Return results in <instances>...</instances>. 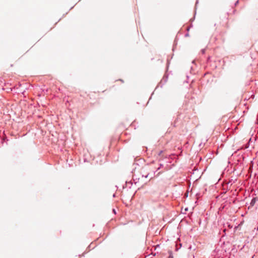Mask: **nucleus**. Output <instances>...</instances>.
Listing matches in <instances>:
<instances>
[{
    "label": "nucleus",
    "mask_w": 258,
    "mask_h": 258,
    "mask_svg": "<svg viewBox=\"0 0 258 258\" xmlns=\"http://www.w3.org/2000/svg\"><path fill=\"white\" fill-rule=\"evenodd\" d=\"M163 166V165L162 164H160V166L159 167L157 168V170H159L162 166Z\"/></svg>",
    "instance_id": "f257e3e1"
},
{
    "label": "nucleus",
    "mask_w": 258,
    "mask_h": 258,
    "mask_svg": "<svg viewBox=\"0 0 258 258\" xmlns=\"http://www.w3.org/2000/svg\"><path fill=\"white\" fill-rule=\"evenodd\" d=\"M254 202H255V201H254V199H252V200H251V203H250V204H251V205H253L254 204Z\"/></svg>",
    "instance_id": "f03ea898"
},
{
    "label": "nucleus",
    "mask_w": 258,
    "mask_h": 258,
    "mask_svg": "<svg viewBox=\"0 0 258 258\" xmlns=\"http://www.w3.org/2000/svg\"><path fill=\"white\" fill-rule=\"evenodd\" d=\"M205 49H202V52L203 54L205 53Z\"/></svg>",
    "instance_id": "7ed1b4c3"
},
{
    "label": "nucleus",
    "mask_w": 258,
    "mask_h": 258,
    "mask_svg": "<svg viewBox=\"0 0 258 258\" xmlns=\"http://www.w3.org/2000/svg\"><path fill=\"white\" fill-rule=\"evenodd\" d=\"M238 3V0H237V1L235 2V6H236V5H237V4Z\"/></svg>",
    "instance_id": "20e7f679"
},
{
    "label": "nucleus",
    "mask_w": 258,
    "mask_h": 258,
    "mask_svg": "<svg viewBox=\"0 0 258 258\" xmlns=\"http://www.w3.org/2000/svg\"><path fill=\"white\" fill-rule=\"evenodd\" d=\"M162 153V151H160L159 153V155H160Z\"/></svg>",
    "instance_id": "39448f33"
},
{
    "label": "nucleus",
    "mask_w": 258,
    "mask_h": 258,
    "mask_svg": "<svg viewBox=\"0 0 258 258\" xmlns=\"http://www.w3.org/2000/svg\"><path fill=\"white\" fill-rule=\"evenodd\" d=\"M148 175H149V174L145 176V177H146V178H147V177L148 176Z\"/></svg>",
    "instance_id": "423d86ee"
},
{
    "label": "nucleus",
    "mask_w": 258,
    "mask_h": 258,
    "mask_svg": "<svg viewBox=\"0 0 258 258\" xmlns=\"http://www.w3.org/2000/svg\"><path fill=\"white\" fill-rule=\"evenodd\" d=\"M119 80H120V81L122 82H123V80H121V79H120Z\"/></svg>",
    "instance_id": "0eeeda50"
},
{
    "label": "nucleus",
    "mask_w": 258,
    "mask_h": 258,
    "mask_svg": "<svg viewBox=\"0 0 258 258\" xmlns=\"http://www.w3.org/2000/svg\"><path fill=\"white\" fill-rule=\"evenodd\" d=\"M188 34H186L185 35V36H188Z\"/></svg>",
    "instance_id": "6e6552de"
}]
</instances>
